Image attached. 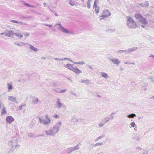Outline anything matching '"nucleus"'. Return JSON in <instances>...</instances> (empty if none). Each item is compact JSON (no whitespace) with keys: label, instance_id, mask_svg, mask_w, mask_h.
Segmentation results:
<instances>
[{"label":"nucleus","instance_id":"1","mask_svg":"<svg viewBox=\"0 0 154 154\" xmlns=\"http://www.w3.org/2000/svg\"><path fill=\"white\" fill-rule=\"evenodd\" d=\"M18 139L15 138L10 140L8 142V145L10 147L11 151L12 150L17 149L20 147V145L18 144ZM12 151H11V152Z\"/></svg>","mask_w":154,"mask_h":154},{"label":"nucleus","instance_id":"2","mask_svg":"<svg viewBox=\"0 0 154 154\" xmlns=\"http://www.w3.org/2000/svg\"><path fill=\"white\" fill-rule=\"evenodd\" d=\"M126 19V25L129 28L135 29L137 26L136 23L133 20L131 16H128L127 17Z\"/></svg>","mask_w":154,"mask_h":154},{"label":"nucleus","instance_id":"3","mask_svg":"<svg viewBox=\"0 0 154 154\" xmlns=\"http://www.w3.org/2000/svg\"><path fill=\"white\" fill-rule=\"evenodd\" d=\"M134 17L137 20L143 24L141 25V27L144 28L146 25L147 24V22L145 18L141 15L137 14H135Z\"/></svg>","mask_w":154,"mask_h":154},{"label":"nucleus","instance_id":"4","mask_svg":"<svg viewBox=\"0 0 154 154\" xmlns=\"http://www.w3.org/2000/svg\"><path fill=\"white\" fill-rule=\"evenodd\" d=\"M58 26V27H57V29L66 34H72V32L69 31L68 29L64 28L62 25L61 23L60 22L59 23H56L55 26Z\"/></svg>","mask_w":154,"mask_h":154},{"label":"nucleus","instance_id":"5","mask_svg":"<svg viewBox=\"0 0 154 154\" xmlns=\"http://www.w3.org/2000/svg\"><path fill=\"white\" fill-rule=\"evenodd\" d=\"M65 67L69 69L72 71L77 75L82 72L78 68H74L73 65L68 63L65 65Z\"/></svg>","mask_w":154,"mask_h":154},{"label":"nucleus","instance_id":"6","mask_svg":"<svg viewBox=\"0 0 154 154\" xmlns=\"http://www.w3.org/2000/svg\"><path fill=\"white\" fill-rule=\"evenodd\" d=\"M62 125V123L61 122H58L53 126L52 129L55 134L59 132Z\"/></svg>","mask_w":154,"mask_h":154},{"label":"nucleus","instance_id":"7","mask_svg":"<svg viewBox=\"0 0 154 154\" xmlns=\"http://www.w3.org/2000/svg\"><path fill=\"white\" fill-rule=\"evenodd\" d=\"M39 121L42 124L44 125H46L49 124L51 122V121L49 118H48V119H42L40 117L38 118Z\"/></svg>","mask_w":154,"mask_h":154},{"label":"nucleus","instance_id":"8","mask_svg":"<svg viewBox=\"0 0 154 154\" xmlns=\"http://www.w3.org/2000/svg\"><path fill=\"white\" fill-rule=\"evenodd\" d=\"M56 108L57 109H60L62 107H64V105H63V104L60 102V100L59 98L57 99V101L55 104Z\"/></svg>","mask_w":154,"mask_h":154},{"label":"nucleus","instance_id":"9","mask_svg":"<svg viewBox=\"0 0 154 154\" xmlns=\"http://www.w3.org/2000/svg\"><path fill=\"white\" fill-rule=\"evenodd\" d=\"M5 36L8 37H12L14 35V32L12 30L6 31L4 32Z\"/></svg>","mask_w":154,"mask_h":154},{"label":"nucleus","instance_id":"10","mask_svg":"<svg viewBox=\"0 0 154 154\" xmlns=\"http://www.w3.org/2000/svg\"><path fill=\"white\" fill-rule=\"evenodd\" d=\"M14 121V118L11 116H8L6 117V121L7 123L10 124Z\"/></svg>","mask_w":154,"mask_h":154},{"label":"nucleus","instance_id":"11","mask_svg":"<svg viewBox=\"0 0 154 154\" xmlns=\"http://www.w3.org/2000/svg\"><path fill=\"white\" fill-rule=\"evenodd\" d=\"M45 134L48 136H54L55 135L52 128L45 131Z\"/></svg>","mask_w":154,"mask_h":154},{"label":"nucleus","instance_id":"12","mask_svg":"<svg viewBox=\"0 0 154 154\" xmlns=\"http://www.w3.org/2000/svg\"><path fill=\"white\" fill-rule=\"evenodd\" d=\"M103 13L105 14L101 16V17L102 18H101V19H102L105 17H106L110 16L111 15L110 13L108 10H104Z\"/></svg>","mask_w":154,"mask_h":154},{"label":"nucleus","instance_id":"13","mask_svg":"<svg viewBox=\"0 0 154 154\" xmlns=\"http://www.w3.org/2000/svg\"><path fill=\"white\" fill-rule=\"evenodd\" d=\"M8 100L9 101L14 102L15 103H17L16 97L13 96H9L8 97Z\"/></svg>","mask_w":154,"mask_h":154},{"label":"nucleus","instance_id":"14","mask_svg":"<svg viewBox=\"0 0 154 154\" xmlns=\"http://www.w3.org/2000/svg\"><path fill=\"white\" fill-rule=\"evenodd\" d=\"M132 138L136 140H139L140 139V135L134 133L132 136Z\"/></svg>","mask_w":154,"mask_h":154},{"label":"nucleus","instance_id":"15","mask_svg":"<svg viewBox=\"0 0 154 154\" xmlns=\"http://www.w3.org/2000/svg\"><path fill=\"white\" fill-rule=\"evenodd\" d=\"M110 60L112 61L114 64L118 65L120 63V61L116 58L110 59Z\"/></svg>","mask_w":154,"mask_h":154},{"label":"nucleus","instance_id":"16","mask_svg":"<svg viewBox=\"0 0 154 154\" xmlns=\"http://www.w3.org/2000/svg\"><path fill=\"white\" fill-rule=\"evenodd\" d=\"M0 108H2L1 114L2 115H4L7 113V112L5 110V107L3 104L2 105L0 103Z\"/></svg>","mask_w":154,"mask_h":154},{"label":"nucleus","instance_id":"17","mask_svg":"<svg viewBox=\"0 0 154 154\" xmlns=\"http://www.w3.org/2000/svg\"><path fill=\"white\" fill-rule=\"evenodd\" d=\"M100 73L102 78H103L106 79H108L109 78V77L108 74L106 72H100Z\"/></svg>","mask_w":154,"mask_h":154},{"label":"nucleus","instance_id":"18","mask_svg":"<svg viewBox=\"0 0 154 154\" xmlns=\"http://www.w3.org/2000/svg\"><path fill=\"white\" fill-rule=\"evenodd\" d=\"M14 44L15 45L19 46H22L24 45H27V44H28V43L22 42H16L14 43Z\"/></svg>","mask_w":154,"mask_h":154},{"label":"nucleus","instance_id":"19","mask_svg":"<svg viewBox=\"0 0 154 154\" xmlns=\"http://www.w3.org/2000/svg\"><path fill=\"white\" fill-rule=\"evenodd\" d=\"M27 45L29 46V48L32 51L35 52H36L38 51V50L36 48L34 47L31 45L29 44L28 43Z\"/></svg>","mask_w":154,"mask_h":154},{"label":"nucleus","instance_id":"20","mask_svg":"<svg viewBox=\"0 0 154 154\" xmlns=\"http://www.w3.org/2000/svg\"><path fill=\"white\" fill-rule=\"evenodd\" d=\"M137 49V47H134L128 49L127 50V54H129L132 52L133 51L136 50Z\"/></svg>","mask_w":154,"mask_h":154},{"label":"nucleus","instance_id":"21","mask_svg":"<svg viewBox=\"0 0 154 154\" xmlns=\"http://www.w3.org/2000/svg\"><path fill=\"white\" fill-rule=\"evenodd\" d=\"M140 5L142 7H147L149 5L148 2L146 1L144 3H141L140 4Z\"/></svg>","mask_w":154,"mask_h":154},{"label":"nucleus","instance_id":"22","mask_svg":"<svg viewBox=\"0 0 154 154\" xmlns=\"http://www.w3.org/2000/svg\"><path fill=\"white\" fill-rule=\"evenodd\" d=\"M14 35L19 38H21L23 36V35L20 32H14Z\"/></svg>","mask_w":154,"mask_h":154},{"label":"nucleus","instance_id":"23","mask_svg":"<svg viewBox=\"0 0 154 154\" xmlns=\"http://www.w3.org/2000/svg\"><path fill=\"white\" fill-rule=\"evenodd\" d=\"M105 136V135L104 134H102L100 136L98 137H97L95 140V141H97L99 140L100 139H101L104 137Z\"/></svg>","mask_w":154,"mask_h":154},{"label":"nucleus","instance_id":"24","mask_svg":"<svg viewBox=\"0 0 154 154\" xmlns=\"http://www.w3.org/2000/svg\"><path fill=\"white\" fill-rule=\"evenodd\" d=\"M38 101V99L36 97H34L32 100V103L35 104L37 103Z\"/></svg>","mask_w":154,"mask_h":154},{"label":"nucleus","instance_id":"25","mask_svg":"<svg viewBox=\"0 0 154 154\" xmlns=\"http://www.w3.org/2000/svg\"><path fill=\"white\" fill-rule=\"evenodd\" d=\"M7 88L8 89V91H10L12 88V84H10L9 83H7Z\"/></svg>","mask_w":154,"mask_h":154},{"label":"nucleus","instance_id":"26","mask_svg":"<svg viewBox=\"0 0 154 154\" xmlns=\"http://www.w3.org/2000/svg\"><path fill=\"white\" fill-rule=\"evenodd\" d=\"M136 116V115L134 113H132L127 116V117L129 118H133Z\"/></svg>","mask_w":154,"mask_h":154},{"label":"nucleus","instance_id":"27","mask_svg":"<svg viewBox=\"0 0 154 154\" xmlns=\"http://www.w3.org/2000/svg\"><path fill=\"white\" fill-rule=\"evenodd\" d=\"M81 82L82 83H85L87 85H88L89 83V80L88 79L82 80L81 81Z\"/></svg>","mask_w":154,"mask_h":154},{"label":"nucleus","instance_id":"28","mask_svg":"<svg viewBox=\"0 0 154 154\" xmlns=\"http://www.w3.org/2000/svg\"><path fill=\"white\" fill-rule=\"evenodd\" d=\"M79 144H78L77 145H76V146L72 147V149L74 151H75L76 150L79 149Z\"/></svg>","mask_w":154,"mask_h":154},{"label":"nucleus","instance_id":"29","mask_svg":"<svg viewBox=\"0 0 154 154\" xmlns=\"http://www.w3.org/2000/svg\"><path fill=\"white\" fill-rule=\"evenodd\" d=\"M66 59H68V58H65L63 59H61V58H54V59L55 60L57 61H60L62 60H66Z\"/></svg>","mask_w":154,"mask_h":154},{"label":"nucleus","instance_id":"30","mask_svg":"<svg viewBox=\"0 0 154 154\" xmlns=\"http://www.w3.org/2000/svg\"><path fill=\"white\" fill-rule=\"evenodd\" d=\"M105 124V123L100 122L98 124V127L99 128H100L103 127Z\"/></svg>","mask_w":154,"mask_h":154},{"label":"nucleus","instance_id":"31","mask_svg":"<svg viewBox=\"0 0 154 154\" xmlns=\"http://www.w3.org/2000/svg\"><path fill=\"white\" fill-rule=\"evenodd\" d=\"M91 0H88L87 3V7L88 8H91Z\"/></svg>","mask_w":154,"mask_h":154},{"label":"nucleus","instance_id":"32","mask_svg":"<svg viewBox=\"0 0 154 154\" xmlns=\"http://www.w3.org/2000/svg\"><path fill=\"white\" fill-rule=\"evenodd\" d=\"M73 63L75 64H78L80 65H83L85 64L84 61H80L78 62H73Z\"/></svg>","mask_w":154,"mask_h":154},{"label":"nucleus","instance_id":"33","mask_svg":"<svg viewBox=\"0 0 154 154\" xmlns=\"http://www.w3.org/2000/svg\"><path fill=\"white\" fill-rule=\"evenodd\" d=\"M98 0H95L94 2V5H93V8L94 9V8L96 7H98L97 6V5L96 4V3H98Z\"/></svg>","mask_w":154,"mask_h":154},{"label":"nucleus","instance_id":"34","mask_svg":"<svg viewBox=\"0 0 154 154\" xmlns=\"http://www.w3.org/2000/svg\"><path fill=\"white\" fill-rule=\"evenodd\" d=\"M73 151V150L72 147L68 148L67 149V152L69 154L71 153Z\"/></svg>","mask_w":154,"mask_h":154},{"label":"nucleus","instance_id":"35","mask_svg":"<svg viewBox=\"0 0 154 154\" xmlns=\"http://www.w3.org/2000/svg\"><path fill=\"white\" fill-rule=\"evenodd\" d=\"M127 50H119L117 52L118 53H120L122 52H124L126 54H127Z\"/></svg>","mask_w":154,"mask_h":154},{"label":"nucleus","instance_id":"36","mask_svg":"<svg viewBox=\"0 0 154 154\" xmlns=\"http://www.w3.org/2000/svg\"><path fill=\"white\" fill-rule=\"evenodd\" d=\"M130 125L131 127H132L133 128H137L136 125L135 124V122H133L132 123H131L130 124Z\"/></svg>","mask_w":154,"mask_h":154},{"label":"nucleus","instance_id":"37","mask_svg":"<svg viewBox=\"0 0 154 154\" xmlns=\"http://www.w3.org/2000/svg\"><path fill=\"white\" fill-rule=\"evenodd\" d=\"M95 8L94 11L97 13V14L99 10V7H96Z\"/></svg>","mask_w":154,"mask_h":154},{"label":"nucleus","instance_id":"38","mask_svg":"<svg viewBox=\"0 0 154 154\" xmlns=\"http://www.w3.org/2000/svg\"><path fill=\"white\" fill-rule=\"evenodd\" d=\"M67 91V89H62L60 90L59 91H57L58 92V93H64L66 92Z\"/></svg>","mask_w":154,"mask_h":154},{"label":"nucleus","instance_id":"39","mask_svg":"<svg viewBox=\"0 0 154 154\" xmlns=\"http://www.w3.org/2000/svg\"><path fill=\"white\" fill-rule=\"evenodd\" d=\"M18 24L20 25H27V23H26L23 22L21 21L18 22Z\"/></svg>","mask_w":154,"mask_h":154},{"label":"nucleus","instance_id":"40","mask_svg":"<svg viewBox=\"0 0 154 154\" xmlns=\"http://www.w3.org/2000/svg\"><path fill=\"white\" fill-rule=\"evenodd\" d=\"M110 119V118L108 117H106L104 118V120H105V122H109Z\"/></svg>","mask_w":154,"mask_h":154},{"label":"nucleus","instance_id":"41","mask_svg":"<svg viewBox=\"0 0 154 154\" xmlns=\"http://www.w3.org/2000/svg\"><path fill=\"white\" fill-rule=\"evenodd\" d=\"M49 9H50V11H51V12H52L53 13H54V15H55V16H58V15L57 14V13H56V12L55 11H53V10H51V9L50 8V7H49Z\"/></svg>","mask_w":154,"mask_h":154},{"label":"nucleus","instance_id":"42","mask_svg":"<svg viewBox=\"0 0 154 154\" xmlns=\"http://www.w3.org/2000/svg\"><path fill=\"white\" fill-rule=\"evenodd\" d=\"M35 135L32 133H29L28 134V136L30 137H34Z\"/></svg>","mask_w":154,"mask_h":154},{"label":"nucleus","instance_id":"43","mask_svg":"<svg viewBox=\"0 0 154 154\" xmlns=\"http://www.w3.org/2000/svg\"><path fill=\"white\" fill-rule=\"evenodd\" d=\"M86 66L88 67L89 69H92V66L90 65L89 64H87L86 65Z\"/></svg>","mask_w":154,"mask_h":154},{"label":"nucleus","instance_id":"44","mask_svg":"<svg viewBox=\"0 0 154 154\" xmlns=\"http://www.w3.org/2000/svg\"><path fill=\"white\" fill-rule=\"evenodd\" d=\"M25 36L26 37H28L29 35V34L28 32H26L24 33H23Z\"/></svg>","mask_w":154,"mask_h":154},{"label":"nucleus","instance_id":"45","mask_svg":"<svg viewBox=\"0 0 154 154\" xmlns=\"http://www.w3.org/2000/svg\"><path fill=\"white\" fill-rule=\"evenodd\" d=\"M10 21L11 22L14 23H16L17 24L18 23V21H17L15 20H10Z\"/></svg>","mask_w":154,"mask_h":154},{"label":"nucleus","instance_id":"46","mask_svg":"<svg viewBox=\"0 0 154 154\" xmlns=\"http://www.w3.org/2000/svg\"><path fill=\"white\" fill-rule=\"evenodd\" d=\"M124 63L125 64H133V65H134V64H135L134 63H130L128 62H126V61L124 62Z\"/></svg>","mask_w":154,"mask_h":154},{"label":"nucleus","instance_id":"47","mask_svg":"<svg viewBox=\"0 0 154 154\" xmlns=\"http://www.w3.org/2000/svg\"><path fill=\"white\" fill-rule=\"evenodd\" d=\"M53 117L57 119L59 118V116L57 114H55L53 116Z\"/></svg>","mask_w":154,"mask_h":154},{"label":"nucleus","instance_id":"48","mask_svg":"<svg viewBox=\"0 0 154 154\" xmlns=\"http://www.w3.org/2000/svg\"><path fill=\"white\" fill-rule=\"evenodd\" d=\"M54 90L56 92L58 93V92L57 91H59L60 90V89L59 88H56L54 89Z\"/></svg>","mask_w":154,"mask_h":154},{"label":"nucleus","instance_id":"49","mask_svg":"<svg viewBox=\"0 0 154 154\" xmlns=\"http://www.w3.org/2000/svg\"><path fill=\"white\" fill-rule=\"evenodd\" d=\"M98 146H101L103 144V142H99L97 143Z\"/></svg>","mask_w":154,"mask_h":154},{"label":"nucleus","instance_id":"50","mask_svg":"<svg viewBox=\"0 0 154 154\" xmlns=\"http://www.w3.org/2000/svg\"><path fill=\"white\" fill-rule=\"evenodd\" d=\"M69 3L72 6H74L75 5L74 3H72L71 1H70Z\"/></svg>","mask_w":154,"mask_h":154},{"label":"nucleus","instance_id":"51","mask_svg":"<svg viewBox=\"0 0 154 154\" xmlns=\"http://www.w3.org/2000/svg\"><path fill=\"white\" fill-rule=\"evenodd\" d=\"M136 149L137 150H141L142 149L140 147H136Z\"/></svg>","mask_w":154,"mask_h":154},{"label":"nucleus","instance_id":"52","mask_svg":"<svg viewBox=\"0 0 154 154\" xmlns=\"http://www.w3.org/2000/svg\"><path fill=\"white\" fill-rule=\"evenodd\" d=\"M27 6L29 7H32V8L35 7L33 5H29V4H28Z\"/></svg>","mask_w":154,"mask_h":154},{"label":"nucleus","instance_id":"53","mask_svg":"<svg viewBox=\"0 0 154 154\" xmlns=\"http://www.w3.org/2000/svg\"><path fill=\"white\" fill-rule=\"evenodd\" d=\"M148 79L149 80H151V81H153L154 82V81L153 80V79L152 78V77H149Z\"/></svg>","mask_w":154,"mask_h":154},{"label":"nucleus","instance_id":"54","mask_svg":"<svg viewBox=\"0 0 154 154\" xmlns=\"http://www.w3.org/2000/svg\"><path fill=\"white\" fill-rule=\"evenodd\" d=\"M23 106H23H20L19 107V109L20 110H21L22 109V107Z\"/></svg>","mask_w":154,"mask_h":154},{"label":"nucleus","instance_id":"55","mask_svg":"<svg viewBox=\"0 0 154 154\" xmlns=\"http://www.w3.org/2000/svg\"><path fill=\"white\" fill-rule=\"evenodd\" d=\"M98 146V145H97V143H96L95 144H94V147H96V146Z\"/></svg>","mask_w":154,"mask_h":154},{"label":"nucleus","instance_id":"56","mask_svg":"<svg viewBox=\"0 0 154 154\" xmlns=\"http://www.w3.org/2000/svg\"><path fill=\"white\" fill-rule=\"evenodd\" d=\"M68 59H66V60H69V61H71V62H72V63H73V62H73V61L72 60H69V58H68Z\"/></svg>","mask_w":154,"mask_h":154},{"label":"nucleus","instance_id":"57","mask_svg":"<svg viewBox=\"0 0 154 154\" xmlns=\"http://www.w3.org/2000/svg\"><path fill=\"white\" fill-rule=\"evenodd\" d=\"M24 4L25 5H26V6H27V5H28V4L27 3H24Z\"/></svg>","mask_w":154,"mask_h":154},{"label":"nucleus","instance_id":"58","mask_svg":"<svg viewBox=\"0 0 154 154\" xmlns=\"http://www.w3.org/2000/svg\"><path fill=\"white\" fill-rule=\"evenodd\" d=\"M4 32L1 33H0V35H4Z\"/></svg>","mask_w":154,"mask_h":154},{"label":"nucleus","instance_id":"59","mask_svg":"<svg viewBox=\"0 0 154 154\" xmlns=\"http://www.w3.org/2000/svg\"><path fill=\"white\" fill-rule=\"evenodd\" d=\"M111 118H110V119H113L114 117H113V116H111Z\"/></svg>","mask_w":154,"mask_h":154},{"label":"nucleus","instance_id":"60","mask_svg":"<svg viewBox=\"0 0 154 154\" xmlns=\"http://www.w3.org/2000/svg\"><path fill=\"white\" fill-rule=\"evenodd\" d=\"M44 25H45V26H48V24H46V23L44 24Z\"/></svg>","mask_w":154,"mask_h":154},{"label":"nucleus","instance_id":"61","mask_svg":"<svg viewBox=\"0 0 154 154\" xmlns=\"http://www.w3.org/2000/svg\"><path fill=\"white\" fill-rule=\"evenodd\" d=\"M149 57H153V58H154V56L153 55L150 56Z\"/></svg>","mask_w":154,"mask_h":154},{"label":"nucleus","instance_id":"62","mask_svg":"<svg viewBox=\"0 0 154 154\" xmlns=\"http://www.w3.org/2000/svg\"><path fill=\"white\" fill-rule=\"evenodd\" d=\"M43 5H44V6H45L46 5V3H45V2H44L43 3Z\"/></svg>","mask_w":154,"mask_h":154},{"label":"nucleus","instance_id":"63","mask_svg":"<svg viewBox=\"0 0 154 154\" xmlns=\"http://www.w3.org/2000/svg\"><path fill=\"white\" fill-rule=\"evenodd\" d=\"M115 114V113L114 112H112L111 114V115H110V116H112V115L113 114Z\"/></svg>","mask_w":154,"mask_h":154},{"label":"nucleus","instance_id":"64","mask_svg":"<svg viewBox=\"0 0 154 154\" xmlns=\"http://www.w3.org/2000/svg\"><path fill=\"white\" fill-rule=\"evenodd\" d=\"M41 58H42V59H45L46 57H42Z\"/></svg>","mask_w":154,"mask_h":154}]
</instances>
